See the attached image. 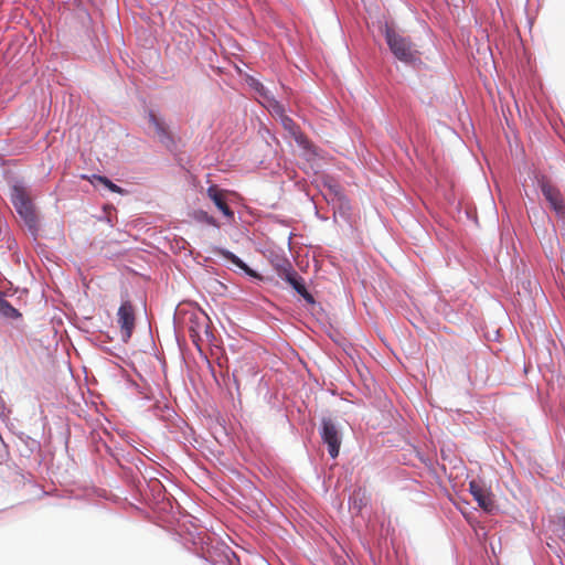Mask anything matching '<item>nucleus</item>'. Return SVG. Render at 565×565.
Instances as JSON below:
<instances>
[{
	"instance_id": "nucleus-1",
	"label": "nucleus",
	"mask_w": 565,
	"mask_h": 565,
	"mask_svg": "<svg viewBox=\"0 0 565 565\" xmlns=\"http://www.w3.org/2000/svg\"><path fill=\"white\" fill-rule=\"evenodd\" d=\"M385 40L393 55L401 62L414 64L420 60L419 51L408 36L386 26Z\"/></svg>"
},
{
	"instance_id": "nucleus-2",
	"label": "nucleus",
	"mask_w": 565,
	"mask_h": 565,
	"mask_svg": "<svg viewBox=\"0 0 565 565\" xmlns=\"http://www.w3.org/2000/svg\"><path fill=\"white\" fill-rule=\"evenodd\" d=\"M11 201L18 214L23 218L29 228H36L38 217L29 192L22 185L11 188Z\"/></svg>"
},
{
	"instance_id": "nucleus-3",
	"label": "nucleus",
	"mask_w": 565,
	"mask_h": 565,
	"mask_svg": "<svg viewBox=\"0 0 565 565\" xmlns=\"http://www.w3.org/2000/svg\"><path fill=\"white\" fill-rule=\"evenodd\" d=\"M540 186L544 198L550 203V206L556 212L557 215H564L565 198L563 193L544 178L540 180Z\"/></svg>"
},
{
	"instance_id": "nucleus-4",
	"label": "nucleus",
	"mask_w": 565,
	"mask_h": 565,
	"mask_svg": "<svg viewBox=\"0 0 565 565\" xmlns=\"http://www.w3.org/2000/svg\"><path fill=\"white\" fill-rule=\"evenodd\" d=\"M321 438L323 443L328 445L329 455L332 458L338 457L341 445V437L338 428L331 419H322Z\"/></svg>"
},
{
	"instance_id": "nucleus-5",
	"label": "nucleus",
	"mask_w": 565,
	"mask_h": 565,
	"mask_svg": "<svg viewBox=\"0 0 565 565\" xmlns=\"http://www.w3.org/2000/svg\"><path fill=\"white\" fill-rule=\"evenodd\" d=\"M118 323L120 326L121 339L127 342L135 328V311L130 301H124L118 309Z\"/></svg>"
},
{
	"instance_id": "nucleus-6",
	"label": "nucleus",
	"mask_w": 565,
	"mask_h": 565,
	"mask_svg": "<svg viewBox=\"0 0 565 565\" xmlns=\"http://www.w3.org/2000/svg\"><path fill=\"white\" fill-rule=\"evenodd\" d=\"M206 194H207L209 199H211L213 201L215 206L223 213V215L226 218H228V220L234 218V212L228 206V204L226 202V196L228 194V191L222 190L217 185L213 184L207 188Z\"/></svg>"
},
{
	"instance_id": "nucleus-7",
	"label": "nucleus",
	"mask_w": 565,
	"mask_h": 565,
	"mask_svg": "<svg viewBox=\"0 0 565 565\" xmlns=\"http://www.w3.org/2000/svg\"><path fill=\"white\" fill-rule=\"evenodd\" d=\"M281 276L308 303H315V299L307 290L303 279L295 269L289 266Z\"/></svg>"
},
{
	"instance_id": "nucleus-8",
	"label": "nucleus",
	"mask_w": 565,
	"mask_h": 565,
	"mask_svg": "<svg viewBox=\"0 0 565 565\" xmlns=\"http://www.w3.org/2000/svg\"><path fill=\"white\" fill-rule=\"evenodd\" d=\"M469 490L480 508H482L487 512H490L493 509L494 504L491 493L487 489H484L478 481H470Z\"/></svg>"
},
{
	"instance_id": "nucleus-9",
	"label": "nucleus",
	"mask_w": 565,
	"mask_h": 565,
	"mask_svg": "<svg viewBox=\"0 0 565 565\" xmlns=\"http://www.w3.org/2000/svg\"><path fill=\"white\" fill-rule=\"evenodd\" d=\"M281 124L284 128L289 132V135L295 139V141L300 146L301 148L306 150H312L313 151V145L310 142V140L302 134L299 126L288 116H282Z\"/></svg>"
},
{
	"instance_id": "nucleus-10",
	"label": "nucleus",
	"mask_w": 565,
	"mask_h": 565,
	"mask_svg": "<svg viewBox=\"0 0 565 565\" xmlns=\"http://www.w3.org/2000/svg\"><path fill=\"white\" fill-rule=\"evenodd\" d=\"M149 122L153 126L161 143H163L166 147H170L171 145H173V139L167 125L160 118H158L152 111L149 113Z\"/></svg>"
},
{
	"instance_id": "nucleus-11",
	"label": "nucleus",
	"mask_w": 565,
	"mask_h": 565,
	"mask_svg": "<svg viewBox=\"0 0 565 565\" xmlns=\"http://www.w3.org/2000/svg\"><path fill=\"white\" fill-rule=\"evenodd\" d=\"M0 315L7 319H19L21 313L18 309L11 306L3 297L0 296Z\"/></svg>"
},
{
	"instance_id": "nucleus-12",
	"label": "nucleus",
	"mask_w": 565,
	"mask_h": 565,
	"mask_svg": "<svg viewBox=\"0 0 565 565\" xmlns=\"http://www.w3.org/2000/svg\"><path fill=\"white\" fill-rule=\"evenodd\" d=\"M222 255L227 259L230 260L231 263H233L235 266H237L238 268L245 270L247 274L249 275H254L252 269L241 259L238 258L235 254H233L232 252H228V250H222Z\"/></svg>"
},
{
	"instance_id": "nucleus-13",
	"label": "nucleus",
	"mask_w": 565,
	"mask_h": 565,
	"mask_svg": "<svg viewBox=\"0 0 565 565\" xmlns=\"http://www.w3.org/2000/svg\"><path fill=\"white\" fill-rule=\"evenodd\" d=\"M92 183L95 185L96 183H100V184H104L106 188H108L111 192H115V193H122L124 190L116 185L115 183H113L109 179H107L106 177H102V175H93V180H92Z\"/></svg>"
},
{
	"instance_id": "nucleus-14",
	"label": "nucleus",
	"mask_w": 565,
	"mask_h": 565,
	"mask_svg": "<svg viewBox=\"0 0 565 565\" xmlns=\"http://www.w3.org/2000/svg\"><path fill=\"white\" fill-rule=\"evenodd\" d=\"M360 494H361L360 491L354 492L353 497L350 500L352 503V507L359 511L362 509V507H364L366 504L365 495L362 494V497L359 498Z\"/></svg>"
},
{
	"instance_id": "nucleus-15",
	"label": "nucleus",
	"mask_w": 565,
	"mask_h": 565,
	"mask_svg": "<svg viewBox=\"0 0 565 565\" xmlns=\"http://www.w3.org/2000/svg\"><path fill=\"white\" fill-rule=\"evenodd\" d=\"M196 218L199 221L205 222L206 224H209L211 226H217L216 220L213 216L209 215L206 212H203V211L198 212Z\"/></svg>"
},
{
	"instance_id": "nucleus-16",
	"label": "nucleus",
	"mask_w": 565,
	"mask_h": 565,
	"mask_svg": "<svg viewBox=\"0 0 565 565\" xmlns=\"http://www.w3.org/2000/svg\"><path fill=\"white\" fill-rule=\"evenodd\" d=\"M6 450L2 440L0 439V462L4 459Z\"/></svg>"
}]
</instances>
